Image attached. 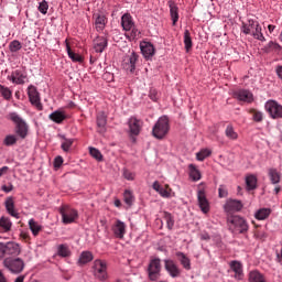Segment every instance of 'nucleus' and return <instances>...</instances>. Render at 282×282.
Returning <instances> with one entry per match:
<instances>
[{
  "label": "nucleus",
  "mask_w": 282,
  "mask_h": 282,
  "mask_svg": "<svg viewBox=\"0 0 282 282\" xmlns=\"http://www.w3.org/2000/svg\"><path fill=\"white\" fill-rule=\"evenodd\" d=\"M21 47H23V45L21 44V42H19V40H13L9 44V50H10V52H13V53L19 52V50H21Z\"/></svg>",
  "instance_id": "obj_48"
},
{
  "label": "nucleus",
  "mask_w": 282,
  "mask_h": 282,
  "mask_svg": "<svg viewBox=\"0 0 282 282\" xmlns=\"http://www.w3.org/2000/svg\"><path fill=\"white\" fill-rule=\"evenodd\" d=\"M17 142H19L17 134H8L3 140L4 147H14Z\"/></svg>",
  "instance_id": "obj_41"
},
{
  "label": "nucleus",
  "mask_w": 282,
  "mask_h": 282,
  "mask_svg": "<svg viewBox=\"0 0 282 282\" xmlns=\"http://www.w3.org/2000/svg\"><path fill=\"white\" fill-rule=\"evenodd\" d=\"M65 43H66V52L70 61H73V63H83V57L80 56V54H77L74 51H72V47L69 46V43L67 42V40L65 41Z\"/></svg>",
  "instance_id": "obj_32"
},
{
  "label": "nucleus",
  "mask_w": 282,
  "mask_h": 282,
  "mask_svg": "<svg viewBox=\"0 0 282 282\" xmlns=\"http://www.w3.org/2000/svg\"><path fill=\"white\" fill-rule=\"evenodd\" d=\"M123 177H124V180H128L129 182H133L135 180V173H133L129 170H123Z\"/></svg>",
  "instance_id": "obj_54"
},
{
  "label": "nucleus",
  "mask_w": 282,
  "mask_h": 282,
  "mask_svg": "<svg viewBox=\"0 0 282 282\" xmlns=\"http://www.w3.org/2000/svg\"><path fill=\"white\" fill-rule=\"evenodd\" d=\"M72 251L69 250V246L67 243H62L57 246V257H62L63 259L70 257Z\"/></svg>",
  "instance_id": "obj_35"
},
{
  "label": "nucleus",
  "mask_w": 282,
  "mask_h": 282,
  "mask_svg": "<svg viewBox=\"0 0 282 282\" xmlns=\"http://www.w3.org/2000/svg\"><path fill=\"white\" fill-rule=\"evenodd\" d=\"M162 272V261L160 258H153L150 260L148 267V276L151 281H158L160 279Z\"/></svg>",
  "instance_id": "obj_8"
},
{
  "label": "nucleus",
  "mask_w": 282,
  "mask_h": 282,
  "mask_svg": "<svg viewBox=\"0 0 282 282\" xmlns=\"http://www.w3.org/2000/svg\"><path fill=\"white\" fill-rule=\"evenodd\" d=\"M246 184H247L248 191H254V188H257V176L254 175L247 176Z\"/></svg>",
  "instance_id": "obj_43"
},
{
  "label": "nucleus",
  "mask_w": 282,
  "mask_h": 282,
  "mask_svg": "<svg viewBox=\"0 0 282 282\" xmlns=\"http://www.w3.org/2000/svg\"><path fill=\"white\" fill-rule=\"evenodd\" d=\"M7 80H10L13 85H25L28 80V72L23 68H18L8 75Z\"/></svg>",
  "instance_id": "obj_11"
},
{
  "label": "nucleus",
  "mask_w": 282,
  "mask_h": 282,
  "mask_svg": "<svg viewBox=\"0 0 282 282\" xmlns=\"http://www.w3.org/2000/svg\"><path fill=\"white\" fill-rule=\"evenodd\" d=\"M50 120L55 122L56 124H61L64 120H66L67 115L61 110H55L48 116Z\"/></svg>",
  "instance_id": "obj_27"
},
{
  "label": "nucleus",
  "mask_w": 282,
  "mask_h": 282,
  "mask_svg": "<svg viewBox=\"0 0 282 282\" xmlns=\"http://www.w3.org/2000/svg\"><path fill=\"white\" fill-rule=\"evenodd\" d=\"M108 42H107V37L105 36H97L94 40V50L95 52H97V54H102V52H105V50L107 48Z\"/></svg>",
  "instance_id": "obj_21"
},
{
  "label": "nucleus",
  "mask_w": 282,
  "mask_h": 282,
  "mask_svg": "<svg viewBox=\"0 0 282 282\" xmlns=\"http://www.w3.org/2000/svg\"><path fill=\"white\" fill-rule=\"evenodd\" d=\"M89 153H90L91 158H94V159L97 160L98 162H101V160H102V153H100L98 149H96V148H89Z\"/></svg>",
  "instance_id": "obj_51"
},
{
  "label": "nucleus",
  "mask_w": 282,
  "mask_h": 282,
  "mask_svg": "<svg viewBox=\"0 0 282 282\" xmlns=\"http://www.w3.org/2000/svg\"><path fill=\"white\" fill-rule=\"evenodd\" d=\"M97 127L99 129V133H105V127H107V115H105V112H99L97 115Z\"/></svg>",
  "instance_id": "obj_30"
},
{
  "label": "nucleus",
  "mask_w": 282,
  "mask_h": 282,
  "mask_svg": "<svg viewBox=\"0 0 282 282\" xmlns=\"http://www.w3.org/2000/svg\"><path fill=\"white\" fill-rule=\"evenodd\" d=\"M278 50H281V46L276 42H269L265 46V52H278Z\"/></svg>",
  "instance_id": "obj_53"
},
{
  "label": "nucleus",
  "mask_w": 282,
  "mask_h": 282,
  "mask_svg": "<svg viewBox=\"0 0 282 282\" xmlns=\"http://www.w3.org/2000/svg\"><path fill=\"white\" fill-rule=\"evenodd\" d=\"M224 208L228 213V215H232V213H239L242 210L243 203L238 199H228L224 205Z\"/></svg>",
  "instance_id": "obj_17"
},
{
  "label": "nucleus",
  "mask_w": 282,
  "mask_h": 282,
  "mask_svg": "<svg viewBox=\"0 0 282 282\" xmlns=\"http://www.w3.org/2000/svg\"><path fill=\"white\" fill-rule=\"evenodd\" d=\"M152 188H153L154 191H156V193H159V191L162 188V187L160 186V182L155 181V182L153 183V185H152Z\"/></svg>",
  "instance_id": "obj_61"
},
{
  "label": "nucleus",
  "mask_w": 282,
  "mask_h": 282,
  "mask_svg": "<svg viewBox=\"0 0 282 282\" xmlns=\"http://www.w3.org/2000/svg\"><path fill=\"white\" fill-rule=\"evenodd\" d=\"M149 96H150L151 100H153V102H156V100H158V98H159V97H158V90L154 89V88L150 89Z\"/></svg>",
  "instance_id": "obj_57"
},
{
  "label": "nucleus",
  "mask_w": 282,
  "mask_h": 282,
  "mask_svg": "<svg viewBox=\"0 0 282 282\" xmlns=\"http://www.w3.org/2000/svg\"><path fill=\"white\" fill-rule=\"evenodd\" d=\"M123 199L128 206H131L133 204V193H131L129 189H126L123 193Z\"/></svg>",
  "instance_id": "obj_50"
},
{
  "label": "nucleus",
  "mask_w": 282,
  "mask_h": 282,
  "mask_svg": "<svg viewBox=\"0 0 282 282\" xmlns=\"http://www.w3.org/2000/svg\"><path fill=\"white\" fill-rule=\"evenodd\" d=\"M218 195H219V197H227L228 196V189H226V186H224V185L219 186Z\"/></svg>",
  "instance_id": "obj_55"
},
{
  "label": "nucleus",
  "mask_w": 282,
  "mask_h": 282,
  "mask_svg": "<svg viewBox=\"0 0 282 282\" xmlns=\"http://www.w3.org/2000/svg\"><path fill=\"white\" fill-rule=\"evenodd\" d=\"M164 265L167 274H170L172 279H177V276L182 274V270H180L175 261L166 259L164 260Z\"/></svg>",
  "instance_id": "obj_18"
},
{
  "label": "nucleus",
  "mask_w": 282,
  "mask_h": 282,
  "mask_svg": "<svg viewBox=\"0 0 282 282\" xmlns=\"http://www.w3.org/2000/svg\"><path fill=\"white\" fill-rule=\"evenodd\" d=\"M268 175L271 184H279L281 182V172L274 167L268 170Z\"/></svg>",
  "instance_id": "obj_29"
},
{
  "label": "nucleus",
  "mask_w": 282,
  "mask_h": 282,
  "mask_svg": "<svg viewBox=\"0 0 282 282\" xmlns=\"http://www.w3.org/2000/svg\"><path fill=\"white\" fill-rule=\"evenodd\" d=\"M3 268L10 272V274H21L25 270V261L21 258H4L2 261Z\"/></svg>",
  "instance_id": "obj_3"
},
{
  "label": "nucleus",
  "mask_w": 282,
  "mask_h": 282,
  "mask_svg": "<svg viewBox=\"0 0 282 282\" xmlns=\"http://www.w3.org/2000/svg\"><path fill=\"white\" fill-rule=\"evenodd\" d=\"M28 96L31 105L37 109V111H43V104L41 102V93L36 89V86L30 85L28 87Z\"/></svg>",
  "instance_id": "obj_10"
},
{
  "label": "nucleus",
  "mask_w": 282,
  "mask_h": 282,
  "mask_svg": "<svg viewBox=\"0 0 282 282\" xmlns=\"http://www.w3.org/2000/svg\"><path fill=\"white\" fill-rule=\"evenodd\" d=\"M111 232L116 239H124L127 235V224L120 219H116L111 225Z\"/></svg>",
  "instance_id": "obj_12"
},
{
  "label": "nucleus",
  "mask_w": 282,
  "mask_h": 282,
  "mask_svg": "<svg viewBox=\"0 0 282 282\" xmlns=\"http://www.w3.org/2000/svg\"><path fill=\"white\" fill-rule=\"evenodd\" d=\"M188 171H189V177L191 180H193V182H199V180H202V172L198 171L195 164H189Z\"/></svg>",
  "instance_id": "obj_37"
},
{
  "label": "nucleus",
  "mask_w": 282,
  "mask_h": 282,
  "mask_svg": "<svg viewBox=\"0 0 282 282\" xmlns=\"http://www.w3.org/2000/svg\"><path fill=\"white\" fill-rule=\"evenodd\" d=\"M231 272H234L235 279L241 281L243 279V264L237 260H234L229 263Z\"/></svg>",
  "instance_id": "obj_19"
},
{
  "label": "nucleus",
  "mask_w": 282,
  "mask_h": 282,
  "mask_svg": "<svg viewBox=\"0 0 282 282\" xmlns=\"http://www.w3.org/2000/svg\"><path fill=\"white\" fill-rule=\"evenodd\" d=\"M254 28H258V21L249 20L248 22H243L241 25V32L243 34H251L254 32Z\"/></svg>",
  "instance_id": "obj_26"
},
{
  "label": "nucleus",
  "mask_w": 282,
  "mask_h": 282,
  "mask_svg": "<svg viewBox=\"0 0 282 282\" xmlns=\"http://www.w3.org/2000/svg\"><path fill=\"white\" fill-rule=\"evenodd\" d=\"M93 274L98 281H107L109 274L107 273V262L105 260L97 259L93 263Z\"/></svg>",
  "instance_id": "obj_7"
},
{
  "label": "nucleus",
  "mask_w": 282,
  "mask_h": 282,
  "mask_svg": "<svg viewBox=\"0 0 282 282\" xmlns=\"http://www.w3.org/2000/svg\"><path fill=\"white\" fill-rule=\"evenodd\" d=\"M170 129L171 127L169 126V117L163 116L159 118V120L154 124L152 129V135L156 138V140H162L166 135V133H169Z\"/></svg>",
  "instance_id": "obj_5"
},
{
  "label": "nucleus",
  "mask_w": 282,
  "mask_h": 282,
  "mask_svg": "<svg viewBox=\"0 0 282 282\" xmlns=\"http://www.w3.org/2000/svg\"><path fill=\"white\" fill-rule=\"evenodd\" d=\"M184 45L186 52H191V48L193 47V40L191 39V32L188 30H185L184 32Z\"/></svg>",
  "instance_id": "obj_42"
},
{
  "label": "nucleus",
  "mask_w": 282,
  "mask_h": 282,
  "mask_svg": "<svg viewBox=\"0 0 282 282\" xmlns=\"http://www.w3.org/2000/svg\"><path fill=\"white\" fill-rule=\"evenodd\" d=\"M200 239H202L203 241H208V239H210V235H208V234H206V232H203V234L200 235Z\"/></svg>",
  "instance_id": "obj_62"
},
{
  "label": "nucleus",
  "mask_w": 282,
  "mask_h": 282,
  "mask_svg": "<svg viewBox=\"0 0 282 282\" xmlns=\"http://www.w3.org/2000/svg\"><path fill=\"white\" fill-rule=\"evenodd\" d=\"M13 189H14V186L12 184L1 186V191H3V193H11V191Z\"/></svg>",
  "instance_id": "obj_59"
},
{
  "label": "nucleus",
  "mask_w": 282,
  "mask_h": 282,
  "mask_svg": "<svg viewBox=\"0 0 282 282\" xmlns=\"http://www.w3.org/2000/svg\"><path fill=\"white\" fill-rule=\"evenodd\" d=\"M104 78H105V80H108L109 83H111V80H113V74L105 73Z\"/></svg>",
  "instance_id": "obj_60"
},
{
  "label": "nucleus",
  "mask_w": 282,
  "mask_h": 282,
  "mask_svg": "<svg viewBox=\"0 0 282 282\" xmlns=\"http://www.w3.org/2000/svg\"><path fill=\"white\" fill-rule=\"evenodd\" d=\"M21 252V245L17 241L0 242V261L6 257L17 258Z\"/></svg>",
  "instance_id": "obj_2"
},
{
  "label": "nucleus",
  "mask_w": 282,
  "mask_h": 282,
  "mask_svg": "<svg viewBox=\"0 0 282 282\" xmlns=\"http://www.w3.org/2000/svg\"><path fill=\"white\" fill-rule=\"evenodd\" d=\"M4 206L8 215H10L11 217H14L15 219L21 218V215L19 214V212H17V209L14 208V198L8 197L4 202Z\"/></svg>",
  "instance_id": "obj_20"
},
{
  "label": "nucleus",
  "mask_w": 282,
  "mask_h": 282,
  "mask_svg": "<svg viewBox=\"0 0 282 282\" xmlns=\"http://www.w3.org/2000/svg\"><path fill=\"white\" fill-rule=\"evenodd\" d=\"M121 25L124 32H130L131 39H138V36H140V30L135 28L133 17H131L129 13H124L121 17Z\"/></svg>",
  "instance_id": "obj_6"
},
{
  "label": "nucleus",
  "mask_w": 282,
  "mask_h": 282,
  "mask_svg": "<svg viewBox=\"0 0 282 282\" xmlns=\"http://www.w3.org/2000/svg\"><path fill=\"white\" fill-rule=\"evenodd\" d=\"M197 202H198V206L204 215H207V213H210V203L208 202V198H206L205 189H198Z\"/></svg>",
  "instance_id": "obj_15"
},
{
  "label": "nucleus",
  "mask_w": 282,
  "mask_h": 282,
  "mask_svg": "<svg viewBox=\"0 0 282 282\" xmlns=\"http://www.w3.org/2000/svg\"><path fill=\"white\" fill-rule=\"evenodd\" d=\"M248 281L249 282H268L265 280V276L257 270H253V271L249 272Z\"/></svg>",
  "instance_id": "obj_33"
},
{
  "label": "nucleus",
  "mask_w": 282,
  "mask_h": 282,
  "mask_svg": "<svg viewBox=\"0 0 282 282\" xmlns=\"http://www.w3.org/2000/svg\"><path fill=\"white\" fill-rule=\"evenodd\" d=\"M0 95L4 100H10L12 98V90L0 84Z\"/></svg>",
  "instance_id": "obj_45"
},
{
  "label": "nucleus",
  "mask_w": 282,
  "mask_h": 282,
  "mask_svg": "<svg viewBox=\"0 0 282 282\" xmlns=\"http://www.w3.org/2000/svg\"><path fill=\"white\" fill-rule=\"evenodd\" d=\"M63 166V156H56L54 160V167L61 169Z\"/></svg>",
  "instance_id": "obj_56"
},
{
  "label": "nucleus",
  "mask_w": 282,
  "mask_h": 282,
  "mask_svg": "<svg viewBox=\"0 0 282 282\" xmlns=\"http://www.w3.org/2000/svg\"><path fill=\"white\" fill-rule=\"evenodd\" d=\"M272 215V209L271 208H260L254 213V218L258 221H264V219H268Z\"/></svg>",
  "instance_id": "obj_28"
},
{
  "label": "nucleus",
  "mask_w": 282,
  "mask_h": 282,
  "mask_svg": "<svg viewBox=\"0 0 282 282\" xmlns=\"http://www.w3.org/2000/svg\"><path fill=\"white\" fill-rule=\"evenodd\" d=\"M12 230V220L9 217H0V232L6 234Z\"/></svg>",
  "instance_id": "obj_25"
},
{
  "label": "nucleus",
  "mask_w": 282,
  "mask_h": 282,
  "mask_svg": "<svg viewBox=\"0 0 282 282\" xmlns=\"http://www.w3.org/2000/svg\"><path fill=\"white\" fill-rule=\"evenodd\" d=\"M94 19L97 32H102L107 25V18L104 14H94Z\"/></svg>",
  "instance_id": "obj_24"
},
{
  "label": "nucleus",
  "mask_w": 282,
  "mask_h": 282,
  "mask_svg": "<svg viewBox=\"0 0 282 282\" xmlns=\"http://www.w3.org/2000/svg\"><path fill=\"white\" fill-rule=\"evenodd\" d=\"M250 113L252 115L254 122H261L263 120V112L257 109H251Z\"/></svg>",
  "instance_id": "obj_49"
},
{
  "label": "nucleus",
  "mask_w": 282,
  "mask_h": 282,
  "mask_svg": "<svg viewBox=\"0 0 282 282\" xmlns=\"http://www.w3.org/2000/svg\"><path fill=\"white\" fill-rule=\"evenodd\" d=\"M0 282H8V279L6 278V275L3 274V271L0 270Z\"/></svg>",
  "instance_id": "obj_64"
},
{
  "label": "nucleus",
  "mask_w": 282,
  "mask_h": 282,
  "mask_svg": "<svg viewBox=\"0 0 282 282\" xmlns=\"http://www.w3.org/2000/svg\"><path fill=\"white\" fill-rule=\"evenodd\" d=\"M29 228L34 237H36L39 235V232H41V230L43 229L41 224H39L36 220H34V218H31L29 220Z\"/></svg>",
  "instance_id": "obj_38"
},
{
  "label": "nucleus",
  "mask_w": 282,
  "mask_h": 282,
  "mask_svg": "<svg viewBox=\"0 0 282 282\" xmlns=\"http://www.w3.org/2000/svg\"><path fill=\"white\" fill-rule=\"evenodd\" d=\"M37 10L39 12H41V14H47V10H50V4L47 3V1L43 0L39 3Z\"/></svg>",
  "instance_id": "obj_52"
},
{
  "label": "nucleus",
  "mask_w": 282,
  "mask_h": 282,
  "mask_svg": "<svg viewBox=\"0 0 282 282\" xmlns=\"http://www.w3.org/2000/svg\"><path fill=\"white\" fill-rule=\"evenodd\" d=\"M210 153H212L210 150L203 149L196 153V160H198V162H204L205 158H208Z\"/></svg>",
  "instance_id": "obj_47"
},
{
  "label": "nucleus",
  "mask_w": 282,
  "mask_h": 282,
  "mask_svg": "<svg viewBox=\"0 0 282 282\" xmlns=\"http://www.w3.org/2000/svg\"><path fill=\"white\" fill-rule=\"evenodd\" d=\"M170 14L172 23L173 25H175L177 21H180V9L177 8V4H175V2L170 3Z\"/></svg>",
  "instance_id": "obj_31"
},
{
  "label": "nucleus",
  "mask_w": 282,
  "mask_h": 282,
  "mask_svg": "<svg viewBox=\"0 0 282 282\" xmlns=\"http://www.w3.org/2000/svg\"><path fill=\"white\" fill-rule=\"evenodd\" d=\"M176 257L184 270H191V259L184 254V252H176Z\"/></svg>",
  "instance_id": "obj_36"
},
{
  "label": "nucleus",
  "mask_w": 282,
  "mask_h": 282,
  "mask_svg": "<svg viewBox=\"0 0 282 282\" xmlns=\"http://www.w3.org/2000/svg\"><path fill=\"white\" fill-rule=\"evenodd\" d=\"M59 138H62V140H64V142H62L63 151H65V152L69 151V149H72V145L74 144V139H67V138H65L64 134H61Z\"/></svg>",
  "instance_id": "obj_44"
},
{
  "label": "nucleus",
  "mask_w": 282,
  "mask_h": 282,
  "mask_svg": "<svg viewBox=\"0 0 282 282\" xmlns=\"http://www.w3.org/2000/svg\"><path fill=\"white\" fill-rule=\"evenodd\" d=\"M251 36L253 39H257L258 41H261L262 43L265 42V36H263V32L261 30V25L258 22V26H254L253 31H251Z\"/></svg>",
  "instance_id": "obj_39"
},
{
  "label": "nucleus",
  "mask_w": 282,
  "mask_h": 282,
  "mask_svg": "<svg viewBox=\"0 0 282 282\" xmlns=\"http://www.w3.org/2000/svg\"><path fill=\"white\" fill-rule=\"evenodd\" d=\"M59 215H62V223L74 224L78 219V210L65 205L59 208Z\"/></svg>",
  "instance_id": "obj_9"
},
{
  "label": "nucleus",
  "mask_w": 282,
  "mask_h": 282,
  "mask_svg": "<svg viewBox=\"0 0 282 282\" xmlns=\"http://www.w3.org/2000/svg\"><path fill=\"white\" fill-rule=\"evenodd\" d=\"M141 53L144 56V58H151L155 54V47L151 42H143L140 44Z\"/></svg>",
  "instance_id": "obj_23"
},
{
  "label": "nucleus",
  "mask_w": 282,
  "mask_h": 282,
  "mask_svg": "<svg viewBox=\"0 0 282 282\" xmlns=\"http://www.w3.org/2000/svg\"><path fill=\"white\" fill-rule=\"evenodd\" d=\"M227 224L231 232H239L240 235H243V232H248V221L245 220L241 216L229 217L227 219Z\"/></svg>",
  "instance_id": "obj_4"
},
{
  "label": "nucleus",
  "mask_w": 282,
  "mask_h": 282,
  "mask_svg": "<svg viewBox=\"0 0 282 282\" xmlns=\"http://www.w3.org/2000/svg\"><path fill=\"white\" fill-rule=\"evenodd\" d=\"M129 129L132 135H139L142 130V121L135 117L129 119Z\"/></svg>",
  "instance_id": "obj_22"
},
{
  "label": "nucleus",
  "mask_w": 282,
  "mask_h": 282,
  "mask_svg": "<svg viewBox=\"0 0 282 282\" xmlns=\"http://www.w3.org/2000/svg\"><path fill=\"white\" fill-rule=\"evenodd\" d=\"M234 98L236 100H239L240 102H253L254 100V95L248 89H239L234 91Z\"/></svg>",
  "instance_id": "obj_16"
},
{
  "label": "nucleus",
  "mask_w": 282,
  "mask_h": 282,
  "mask_svg": "<svg viewBox=\"0 0 282 282\" xmlns=\"http://www.w3.org/2000/svg\"><path fill=\"white\" fill-rule=\"evenodd\" d=\"M158 193L161 195V197H171V192L164 187H161Z\"/></svg>",
  "instance_id": "obj_58"
},
{
  "label": "nucleus",
  "mask_w": 282,
  "mask_h": 282,
  "mask_svg": "<svg viewBox=\"0 0 282 282\" xmlns=\"http://www.w3.org/2000/svg\"><path fill=\"white\" fill-rule=\"evenodd\" d=\"M275 72L278 74V77L281 78V80H282V66H278Z\"/></svg>",
  "instance_id": "obj_63"
},
{
  "label": "nucleus",
  "mask_w": 282,
  "mask_h": 282,
  "mask_svg": "<svg viewBox=\"0 0 282 282\" xmlns=\"http://www.w3.org/2000/svg\"><path fill=\"white\" fill-rule=\"evenodd\" d=\"M163 219L166 223L169 230H173V227L175 226V219H173V215H171L169 212H164Z\"/></svg>",
  "instance_id": "obj_40"
},
{
  "label": "nucleus",
  "mask_w": 282,
  "mask_h": 282,
  "mask_svg": "<svg viewBox=\"0 0 282 282\" xmlns=\"http://www.w3.org/2000/svg\"><path fill=\"white\" fill-rule=\"evenodd\" d=\"M268 113L273 118L274 120L282 118V106L281 104L274 101V100H269L264 105Z\"/></svg>",
  "instance_id": "obj_13"
},
{
  "label": "nucleus",
  "mask_w": 282,
  "mask_h": 282,
  "mask_svg": "<svg viewBox=\"0 0 282 282\" xmlns=\"http://www.w3.org/2000/svg\"><path fill=\"white\" fill-rule=\"evenodd\" d=\"M8 118L12 123L15 124L17 135H19V138L22 140H25V138H28V132L30 131V126H28V122H25L22 116L18 112H9Z\"/></svg>",
  "instance_id": "obj_1"
},
{
  "label": "nucleus",
  "mask_w": 282,
  "mask_h": 282,
  "mask_svg": "<svg viewBox=\"0 0 282 282\" xmlns=\"http://www.w3.org/2000/svg\"><path fill=\"white\" fill-rule=\"evenodd\" d=\"M90 261H94V253L90 251H83L78 259L79 265H86V263H90Z\"/></svg>",
  "instance_id": "obj_34"
},
{
  "label": "nucleus",
  "mask_w": 282,
  "mask_h": 282,
  "mask_svg": "<svg viewBox=\"0 0 282 282\" xmlns=\"http://www.w3.org/2000/svg\"><path fill=\"white\" fill-rule=\"evenodd\" d=\"M135 63H138V54L132 52L131 54L124 56L122 61V67L126 69V72L133 74L135 72Z\"/></svg>",
  "instance_id": "obj_14"
},
{
  "label": "nucleus",
  "mask_w": 282,
  "mask_h": 282,
  "mask_svg": "<svg viewBox=\"0 0 282 282\" xmlns=\"http://www.w3.org/2000/svg\"><path fill=\"white\" fill-rule=\"evenodd\" d=\"M225 134L227 135V138H229V140H237V138H239V134H237L232 126H227Z\"/></svg>",
  "instance_id": "obj_46"
}]
</instances>
